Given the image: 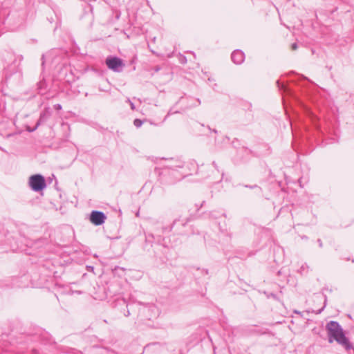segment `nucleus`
<instances>
[{"label":"nucleus","mask_w":354,"mask_h":354,"mask_svg":"<svg viewBox=\"0 0 354 354\" xmlns=\"http://www.w3.org/2000/svg\"><path fill=\"white\" fill-rule=\"evenodd\" d=\"M327 332L328 342L331 344L336 342L342 346L346 351L352 348V342L346 336V332L337 321H330L325 326Z\"/></svg>","instance_id":"nucleus-1"},{"label":"nucleus","mask_w":354,"mask_h":354,"mask_svg":"<svg viewBox=\"0 0 354 354\" xmlns=\"http://www.w3.org/2000/svg\"><path fill=\"white\" fill-rule=\"evenodd\" d=\"M30 337L32 342H41L42 344H51V339L49 335L43 330L41 328L33 326L32 328H26L24 332V335Z\"/></svg>","instance_id":"nucleus-2"},{"label":"nucleus","mask_w":354,"mask_h":354,"mask_svg":"<svg viewBox=\"0 0 354 354\" xmlns=\"http://www.w3.org/2000/svg\"><path fill=\"white\" fill-rule=\"evenodd\" d=\"M28 184L32 190L37 192L42 191L46 187L45 178L41 174L31 176Z\"/></svg>","instance_id":"nucleus-3"},{"label":"nucleus","mask_w":354,"mask_h":354,"mask_svg":"<svg viewBox=\"0 0 354 354\" xmlns=\"http://www.w3.org/2000/svg\"><path fill=\"white\" fill-rule=\"evenodd\" d=\"M105 63L109 69L117 73L122 72L125 66L122 59L113 56L107 57Z\"/></svg>","instance_id":"nucleus-4"},{"label":"nucleus","mask_w":354,"mask_h":354,"mask_svg":"<svg viewBox=\"0 0 354 354\" xmlns=\"http://www.w3.org/2000/svg\"><path fill=\"white\" fill-rule=\"evenodd\" d=\"M158 315V309L155 306H145L139 310V316L142 319L151 320Z\"/></svg>","instance_id":"nucleus-5"},{"label":"nucleus","mask_w":354,"mask_h":354,"mask_svg":"<svg viewBox=\"0 0 354 354\" xmlns=\"http://www.w3.org/2000/svg\"><path fill=\"white\" fill-rule=\"evenodd\" d=\"M52 115V111L50 107H46L43 111L40 113V116L35 126L33 128H30L29 126H26V129L28 132H32L35 131L39 125L45 123Z\"/></svg>","instance_id":"nucleus-6"},{"label":"nucleus","mask_w":354,"mask_h":354,"mask_svg":"<svg viewBox=\"0 0 354 354\" xmlns=\"http://www.w3.org/2000/svg\"><path fill=\"white\" fill-rule=\"evenodd\" d=\"M106 219V214L103 212L97 210L92 211L89 218L91 223L96 226L102 225Z\"/></svg>","instance_id":"nucleus-7"},{"label":"nucleus","mask_w":354,"mask_h":354,"mask_svg":"<svg viewBox=\"0 0 354 354\" xmlns=\"http://www.w3.org/2000/svg\"><path fill=\"white\" fill-rule=\"evenodd\" d=\"M96 267H86V270L90 271H94V269ZM100 268V271L104 274L105 272V270L104 268H106V271H111L112 274L113 276H118L119 277H122V274H124V272L126 271V268L124 267H114L113 268L112 267H98Z\"/></svg>","instance_id":"nucleus-8"},{"label":"nucleus","mask_w":354,"mask_h":354,"mask_svg":"<svg viewBox=\"0 0 354 354\" xmlns=\"http://www.w3.org/2000/svg\"><path fill=\"white\" fill-rule=\"evenodd\" d=\"M104 292L106 297H113L120 295V286L119 283L113 282L107 286L106 288H104Z\"/></svg>","instance_id":"nucleus-9"},{"label":"nucleus","mask_w":354,"mask_h":354,"mask_svg":"<svg viewBox=\"0 0 354 354\" xmlns=\"http://www.w3.org/2000/svg\"><path fill=\"white\" fill-rule=\"evenodd\" d=\"M231 59L234 64H241L245 59V54L241 50H234L231 55Z\"/></svg>","instance_id":"nucleus-10"},{"label":"nucleus","mask_w":354,"mask_h":354,"mask_svg":"<svg viewBox=\"0 0 354 354\" xmlns=\"http://www.w3.org/2000/svg\"><path fill=\"white\" fill-rule=\"evenodd\" d=\"M171 176V171L169 170H165L159 173L158 180L161 184H172L174 180H169L168 177Z\"/></svg>","instance_id":"nucleus-11"},{"label":"nucleus","mask_w":354,"mask_h":354,"mask_svg":"<svg viewBox=\"0 0 354 354\" xmlns=\"http://www.w3.org/2000/svg\"><path fill=\"white\" fill-rule=\"evenodd\" d=\"M116 301L117 303L119 304V305H122V306H125L126 308L127 309H124V315L125 317H129L130 315V310L129 308V306H131V304H129L127 302L126 299L124 298H118L116 299Z\"/></svg>","instance_id":"nucleus-12"},{"label":"nucleus","mask_w":354,"mask_h":354,"mask_svg":"<svg viewBox=\"0 0 354 354\" xmlns=\"http://www.w3.org/2000/svg\"><path fill=\"white\" fill-rule=\"evenodd\" d=\"M265 295H266V297L268 298H272L274 300H279V298H278V296L277 294L275 293H273V292H264Z\"/></svg>","instance_id":"nucleus-13"},{"label":"nucleus","mask_w":354,"mask_h":354,"mask_svg":"<svg viewBox=\"0 0 354 354\" xmlns=\"http://www.w3.org/2000/svg\"><path fill=\"white\" fill-rule=\"evenodd\" d=\"M143 124V121L140 119H135L133 121V124L136 127L139 128Z\"/></svg>","instance_id":"nucleus-14"},{"label":"nucleus","mask_w":354,"mask_h":354,"mask_svg":"<svg viewBox=\"0 0 354 354\" xmlns=\"http://www.w3.org/2000/svg\"><path fill=\"white\" fill-rule=\"evenodd\" d=\"M322 294L324 297V306L322 307V308L319 310L318 313H320L324 310V308L326 307V306L327 304V296L325 294H324L323 292H322Z\"/></svg>","instance_id":"nucleus-15"},{"label":"nucleus","mask_w":354,"mask_h":354,"mask_svg":"<svg viewBox=\"0 0 354 354\" xmlns=\"http://www.w3.org/2000/svg\"><path fill=\"white\" fill-rule=\"evenodd\" d=\"M179 62L180 64H185L187 63V58L184 55H180L179 58Z\"/></svg>","instance_id":"nucleus-16"},{"label":"nucleus","mask_w":354,"mask_h":354,"mask_svg":"<svg viewBox=\"0 0 354 354\" xmlns=\"http://www.w3.org/2000/svg\"><path fill=\"white\" fill-rule=\"evenodd\" d=\"M54 109L57 111H59L62 109V106L60 104H56L54 105Z\"/></svg>","instance_id":"nucleus-17"},{"label":"nucleus","mask_w":354,"mask_h":354,"mask_svg":"<svg viewBox=\"0 0 354 354\" xmlns=\"http://www.w3.org/2000/svg\"><path fill=\"white\" fill-rule=\"evenodd\" d=\"M298 48V45L297 43H293L292 45H291V49L292 50H296Z\"/></svg>","instance_id":"nucleus-18"},{"label":"nucleus","mask_w":354,"mask_h":354,"mask_svg":"<svg viewBox=\"0 0 354 354\" xmlns=\"http://www.w3.org/2000/svg\"><path fill=\"white\" fill-rule=\"evenodd\" d=\"M245 187H247V188H250V189H254V188L259 187L258 185H245Z\"/></svg>","instance_id":"nucleus-19"},{"label":"nucleus","mask_w":354,"mask_h":354,"mask_svg":"<svg viewBox=\"0 0 354 354\" xmlns=\"http://www.w3.org/2000/svg\"><path fill=\"white\" fill-rule=\"evenodd\" d=\"M191 221L190 218H187L185 219V222L183 223V225H185L188 222Z\"/></svg>","instance_id":"nucleus-20"},{"label":"nucleus","mask_w":354,"mask_h":354,"mask_svg":"<svg viewBox=\"0 0 354 354\" xmlns=\"http://www.w3.org/2000/svg\"><path fill=\"white\" fill-rule=\"evenodd\" d=\"M66 293L71 294V295H73L74 292V291H73L71 288H68V290H66Z\"/></svg>","instance_id":"nucleus-21"},{"label":"nucleus","mask_w":354,"mask_h":354,"mask_svg":"<svg viewBox=\"0 0 354 354\" xmlns=\"http://www.w3.org/2000/svg\"><path fill=\"white\" fill-rule=\"evenodd\" d=\"M317 242H318V243H319V247H320V248H322V245H323V243H322V240H321V239H318V240H317Z\"/></svg>","instance_id":"nucleus-22"},{"label":"nucleus","mask_w":354,"mask_h":354,"mask_svg":"<svg viewBox=\"0 0 354 354\" xmlns=\"http://www.w3.org/2000/svg\"><path fill=\"white\" fill-rule=\"evenodd\" d=\"M130 106H131V109L132 110L135 109V105H134V104L133 102H130Z\"/></svg>","instance_id":"nucleus-23"},{"label":"nucleus","mask_w":354,"mask_h":354,"mask_svg":"<svg viewBox=\"0 0 354 354\" xmlns=\"http://www.w3.org/2000/svg\"><path fill=\"white\" fill-rule=\"evenodd\" d=\"M328 290V292H332V289H328V288H324L322 289V291H323V290Z\"/></svg>","instance_id":"nucleus-24"},{"label":"nucleus","mask_w":354,"mask_h":354,"mask_svg":"<svg viewBox=\"0 0 354 354\" xmlns=\"http://www.w3.org/2000/svg\"><path fill=\"white\" fill-rule=\"evenodd\" d=\"M352 348H351L348 351H349L350 350H352L353 352V354H354V346H353V344L352 343Z\"/></svg>","instance_id":"nucleus-25"},{"label":"nucleus","mask_w":354,"mask_h":354,"mask_svg":"<svg viewBox=\"0 0 354 354\" xmlns=\"http://www.w3.org/2000/svg\"><path fill=\"white\" fill-rule=\"evenodd\" d=\"M53 277H54L55 278H57V272H55H55H53Z\"/></svg>","instance_id":"nucleus-26"},{"label":"nucleus","mask_w":354,"mask_h":354,"mask_svg":"<svg viewBox=\"0 0 354 354\" xmlns=\"http://www.w3.org/2000/svg\"><path fill=\"white\" fill-rule=\"evenodd\" d=\"M281 274H282V272H281V270H279V271H277V275L280 276V275H281Z\"/></svg>","instance_id":"nucleus-27"},{"label":"nucleus","mask_w":354,"mask_h":354,"mask_svg":"<svg viewBox=\"0 0 354 354\" xmlns=\"http://www.w3.org/2000/svg\"><path fill=\"white\" fill-rule=\"evenodd\" d=\"M159 70H160V67H158V66L156 67V68H155V71H156V72H157V71H158Z\"/></svg>","instance_id":"nucleus-28"},{"label":"nucleus","mask_w":354,"mask_h":354,"mask_svg":"<svg viewBox=\"0 0 354 354\" xmlns=\"http://www.w3.org/2000/svg\"><path fill=\"white\" fill-rule=\"evenodd\" d=\"M294 313H297V314H301V313L299 311H298V310H295Z\"/></svg>","instance_id":"nucleus-29"},{"label":"nucleus","mask_w":354,"mask_h":354,"mask_svg":"<svg viewBox=\"0 0 354 354\" xmlns=\"http://www.w3.org/2000/svg\"><path fill=\"white\" fill-rule=\"evenodd\" d=\"M180 221V218L175 220L174 222V224H175L177 221Z\"/></svg>","instance_id":"nucleus-30"},{"label":"nucleus","mask_w":354,"mask_h":354,"mask_svg":"<svg viewBox=\"0 0 354 354\" xmlns=\"http://www.w3.org/2000/svg\"><path fill=\"white\" fill-rule=\"evenodd\" d=\"M75 292L77 293V294H81L82 292L80 291V290H77V291H75Z\"/></svg>","instance_id":"nucleus-31"},{"label":"nucleus","mask_w":354,"mask_h":354,"mask_svg":"<svg viewBox=\"0 0 354 354\" xmlns=\"http://www.w3.org/2000/svg\"><path fill=\"white\" fill-rule=\"evenodd\" d=\"M90 10H91V12H93V8L92 7L90 8Z\"/></svg>","instance_id":"nucleus-32"},{"label":"nucleus","mask_w":354,"mask_h":354,"mask_svg":"<svg viewBox=\"0 0 354 354\" xmlns=\"http://www.w3.org/2000/svg\"><path fill=\"white\" fill-rule=\"evenodd\" d=\"M155 41H156V37H154V38L153 39V42H155Z\"/></svg>","instance_id":"nucleus-33"},{"label":"nucleus","mask_w":354,"mask_h":354,"mask_svg":"<svg viewBox=\"0 0 354 354\" xmlns=\"http://www.w3.org/2000/svg\"><path fill=\"white\" fill-rule=\"evenodd\" d=\"M205 274H208V271L205 270Z\"/></svg>","instance_id":"nucleus-34"}]
</instances>
